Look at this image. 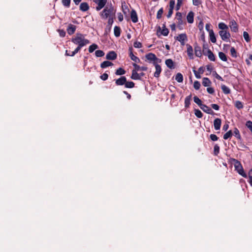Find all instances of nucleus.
I'll use <instances>...</instances> for the list:
<instances>
[{
  "label": "nucleus",
  "mask_w": 252,
  "mask_h": 252,
  "mask_svg": "<svg viewBox=\"0 0 252 252\" xmlns=\"http://www.w3.org/2000/svg\"><path fill=\"white\" fill-rule=\"evenodd\" d=\"M58 32L61 37H63L65 36V32L63 30H59Z\"/></svg>",
  "instance_id": "58"
},
{
  "label": "nucleus",
  "mask_w": 252,
  "mask_h": 252,
  "mask_svg": "<svg viewBox=\"0 0 252 252\" xmlns=\"http://www.w3.org/2000/svg\"><path fill=\"white\" fill-rule=\"evenodd\" d=\"M79 9L83 12H86L89 10V5L87 2H83L80 4Z\"/></svg>",
  "instance_id": "18"
},
{
  "label": "nucleus",
  "mask_w": 252,
  "mask_h": 252,
  "mask_svg": "<svg viewBox=\"0 0 252 252\" xmlns=\"http://www.w3.org/2000/svg\"><path fill=\"white\" fill-rule=\"evenodd\" d=\"M133 46L136 48H140L142 47V45L140 42L135 41L133 43Z\"/></svg>",
  "instance_id": "54"
},
{
  "label": "nucleus",
  "mask_w": 252,
  "mask_h": 252,
  "mask_svg": "<svg viewBox=\"0 0 252 252\" xmlns=\"http://www.w3.org/2000/svg\"><path fill=\"white\" fill-rule=\"evenodd\" d=\"M165 64L167 65V66L170 69L175 68L174 63L173 61L170 59H167L165 61Z\"/></svg>",
  "instance_id": "21"
},
{
  "label": "nucleus",
  "mask_w": 252,
  "mask_h": 252,
  "mask_svg": "<svg viewBox=\"0 0 252 252\" xmlns=\"http://www.w3.org/2000/svg\"><path fill=\"white\" fill-rule=\"evenodd\" d=\"M174 38L176 40L179 41L182 46L185 45V42L188 40L187 35L185 33L180 34Z\"/></svg>",
  "instance_id": "7"
},
{
  "label": "nucleus",
  "mask_w": 252,
  "mask_h": 252,
  "mask_svg": "<svg viewBox=\"0 0 252 252\" xmlns=\"http://www.w3.org/2000/svg\"><path fill=\"white\" fill-rule=\"evenodd\" d=\"M207 91L210 94H213L215 92L214 89L212 87L207 88Z\"/></svg>",
  "instance_id": "63"
},
{
  "label": "nucleus",
  "mask_w": 252,
  "mask_h": 252,
  "mask_svg": "<svg viewBox=\"0 0 252 252\" xmlns=\"http://www.w3.org/2000/svg\"><path fill=\"white\" fill-rule=\"evenodd\" d=\"M176 18L177 19V20L178 21L177 23H179V24L184 23L182 15L181 12H178L176 13Z\"/></svg>",
  "instance_id": "25"
},
{
  "label": "nucleus",
  "mask_w": 252,
  "mask_h": 252,
  "mask_svg": "<svg viewBox=\"0 0 252 252\" xmlns=\"http://www.w3.org/2000/svg\"><path fill=\"white\" fill-rule=\"evenodd\" d=\"M175 2L174 0H170L169 1V8L174 9L175 6Z\"/></svg>",
  "instance_id": "59"
},
{
  "label": "nucleus",
  "mask_w": 252,
  "mask_h": 252,
  "mask_svg": "<svg viewBox=\"0 0 252 252\" xmlns=\"http://www.w3.org/2000/svg\"><path fill=\"white\" fill-rule=\"evenodd\" d=\"M132 48H129V57L130 58L131 60L135 62V63H140V60L136 56L133 55L132 51Z\"/></svg>",
  "instance_id": "15"
},
{
  "label": "nucleus",
  "mask_w": 252,
  "mask_h": 252,
  "mask_svg": "<svg viewBox=\"0 0 252 252\" xmlns=\"http://www.w3.org/2000/svg\"><path fill=\"white\" fill-rule=\"evenodd\" d=\"M135 84L132 81H127L125 83V87L127 88H132L134 87Z\"/></svg>",
  "instance_id": "40"
},
{
  "label": "nucleus",
  "mask_w": 252,
  "mask_h": 252,
  "mask_svg": "<svg viewBox=\"0 0 252 252\" xmlns=\"http://www.w3.org/2000/svg\"><path fill=\"white\" fill-rule=\"evenodd\" d=\"M187 54L190 59H193V49L191 45L189 44H187Z\"/></svg>",
  "instance_id": "20"
},
{
  "label": "nucleus",
  "mask_w": 252,
  "mask_h": 252,
  "mask_svg": "<svg viewBox=\"0 0 252 252\" xmlns=\"http://www.w3.org/2000/svg\"><path fill=\"white\" fill-rule=\"evenodd\" d=\"M163 9L162 7H161V8H160L158 12H157V18L158 19H160L161 17H162V15L163 14Z\"/></svg>",
  "instance_id": "47"
},
{
  "label": "nucleus",
  "mask_w": 252,
  "mask_h": 252,
  "mask_svg": "<svg viewBox=\"0 0 252 252\" xmlns=\"http://www.w3.org/2000/svg\"><path fill=\"white\" fill-rule=\"evenodd\" d=\"M211 107L215 110H219L220 109V106L216 104H212L211 105Z\"/></svg>",
  "instance_id": "64"
},
{
  "label": "nucleus",
  "mask_w": 252,
  "mask_h": 252,
  "mask_svg": "<svg viewBox=\"0 0 252 252\" xmlns=\"http://www.w3.org/2000/svg\"><path fill=\"white\" fill-rule=\"evenodd\" d=\"M207 55L208 59L211 61H215L216 60L215 56L213 54V53L210 50L208 49L207 50Z\"/></svg>",
  "instance_id": "24"
},
{
  "label": "nucleus",
  "mask_w": 252,
  "mask_h": 252,
  "mask_svg": "<svg viewBox=\"0 0 252 252\" xmlns=\"http://www.w3.org/2000/svg\"><path fill=\"white\" fill-rule=\"evenodd\" d=\"M116 12V9L111 3L109 5H107L104 8L102 11L99 13V15L103 19L115 18Z\"/></svg>",
  "instance_id": "1"
},
{
  "label": "nucleus",
  "mask_w": 252,
  "mask_h": 252,
  "mask_svg": "<svg viewBox=\"0 0 252 252\" xmlns=\"http://www.w3.org/2000/svg\"><path fill=\"white\" fill-rule=\"evenodd\" d=\"M246 126L252 133V122L250 120L248 121L246 123Z\"/></svg>",
  "instance_id": "52"
},
{
  "label": "nucleus",
  "mask_w": 252,
  "mask_h": 252,
  "mask_svg": "<svg viewBox=\"0 0 252 252\" xmlns=\"http://www.w3.org/2000/svg\"><path fill=\"white\" fill-rule=\"evenodd\" d=\"M194 52L196 57H201L202 56V51L200 46L198 45L194 46Z\"/></svg>",
  "instance_id": "22"
},
{
  "label": "nucleus",
  "mask_w": 252,
  "mask_h": 252,
  "mask_svg": "<svg viewBox=\"0 0 252 252\" xmlns=\"http://www.w3.org/2000/svg\"><path fill=\"white\" fill-rule=\"evenodd\" d=\"M126 73V71L121 67L117 69L115 74L117 75H122Z\"/></svg>",
  "instance_id": "39"
},
{
  "label": "nucleus",
  "mask_w": 252,
  "mask_h": 252,
  "mask_svg": "<svg viewBox=\"0 0 252 252\" xmlns=\"http://www.w3.org/2000/svg\"><path fill=\"white\" fill-rule=\"evenodd\" d=\"M204 112L211 114V115H215V113L214 111L212 110L211 108H210L209 106H207L205 104H203L200 107Z\"/></svg>",
  "instance_id": "10"
},
{
  "label": "nucleus",
  "mask_w": 252,
  "mask_h": 252,
  "mask_svg": "<svg viewBox=\"0 0 252 252\" xmlns=\"http://www.w3.org/2000/svg\"><path fill=\"white\" fill-rule=\"evenodd\" d=\"M194 114L198 118H201L203 117L202 113L197 109H194Z\"/></svg>",
  "instance_id": "43"
},
{
  "label": "nucleus",
  "mask_w": 252,
  "mask_h": 252,
  "mask_svg": "<svg viewBox=\"0 0 252 252\" xmlns=\"http://www.w3.org/2000/svg\"><path fill=\"white\" fill-rule=\"evenodd\" d=\"M229 26L231 32H238L239 26L235 20L232 19L230 21Z\"/></svg>",
  "instance_id": "8"
},
{
  "label": "nucleus",
  "mask_w": 252,
  "mask_h": 252,
  "mask_svg": "<svg viewBox=\"0 0 252 252\" xmlns=\"http://www.w3.org/2000/svg\"><path fill=\"white\" fill-rule=\"evenodd\" d=\"M194 14L193 11H190L189 12L187 16V20L189 23L191 24L194 21Z\"/></svg>",
  "instance_id": "17"
},
{
  "label": "nucleus",
  "mask_w": 252,
  "mask_h": 252,
  "mask_svg": "<svg viewBox=\"0 0 252 252\" xmlns=\"http://www.w3.org/2000/svg\"><path fill=\"white\" fill-rule=\"evenodd\" d=\"M248 177L249 179L248 182L250 184V185L252 187V168H251L249 170Z\"/></svg>",
  "instance_id": "46"
},
{
  "label": "nucleus",
  "mask_w": 252,
  "mask_h": 252,
  "mask_svg": "<svg viewBox=\"0 0 252 252\" xmlns=\"http://www.w3.org/2000/svg\"><path fill=\"white\" fill-rule=\"evenodd\" d=\"M221 120L220 118H216L214 121V126L216 130H219L220 128Z\"/></svg>",
  "instance_id": "16"
},
{
  "label": "nucleus",
  "mask_w": 252,
  "mask_h": 252,
  "mask_svg": "<svg viewBox=\"0 0 252 252\" xmlns=\"http://www.w3.org/2000/svg\"><path fill=\"white\" fill-rule=\"evenodd\" d=\"M213 75L215 77L216 79L222 81H223L222 78L220 75H219L216 71L213 72Z\"/></svg>",
  "instance_id": "51"
},
{
  "label": "nucleus",
  "mask_w": 252,
  "mask_h": 252,
  "mask_svg": "<svg viewBox=\"0 0 252 252\" xmlns=\"http://www.w3.org/2000/svg\"><path fill=\"white\" fill-rule=\"evenodd\" d=\"M193 101L196 103L200 107L203 104L202 103V101L197 96L193 97Z\"/></svg>",
  "instance_id": "36"
},
{
  "label": "nucleus",
  "mask_w": 252,
  "mask_h": 252,
  "mask_svg": "<svg viewBox=\"0 0 252 252\" xmlns=\"http://www.w3.org/2000/svg\"><path fill=\"white\" fill-rule=\"evenodd\" d=\"M192 95L190 94V95L187 96L185 99V107L186 108H188L190 104V101L191 100Z\"/></svg>",
  "instance_id": "19"
},
{
  "label": "nucleus",
  "mask_w": 252,
  "mask_h": 252,
  "mask_svg": "<svg viewBox=\"0 0 252 252\" xmlns=\"http://www.w3.org/2000/svg\"><path fill=\"white\" fill-rule=\"evenodd\" d=\"M219 33L222 40L228 41L229 40L231 35L228 30L220 31Z\"/></svg>",
  "instance_id": "6"
},
{
  "label": "nucleus",
  "mask_w": 252,
  "mask_h": 252,
  "mask_svg": "<svg viewBox=\"0 0 252 252\" xmlns=\"http://www.w3.org/2000/svg\"><path fill=\"white\" fill-rule=\"evenodd\" d=\"M115 18H109L108 19L107 27L108 28L109 31L111 30L112 25L114 22V19Z\"/></svg>",
  "instance_id": "42"
},
{
  "label": "nucleus",
  "mask_w": 252,
  "mask_h": 252,
  "mask_svg": "<svg viewBox=\"0 0 252 252\" xmlns=\"http://www.w3.org/2000/svg\"><path fill=\"white\" fill-rule=\"evenodd\" d=\"M233 134L234 136L239 140H241V136L240 135L239 129L235 127L234 129Z\"/></svg>",
  "instance_id": "32"
},
{
  "label": "nucleus",
  "mask_w": 252,
  "mask_h": 252,
  "mask_svg": "<svg viewBox=\"0 0 252 252\" xmlns=\"http://www.w3.org/2000/svg\"><path fill=\"white\" fill-rule=\"evenodd\" d=\"M210 138L211 140L213 141H217L219 139V137L215 134H211L210 135Z\"/></svg>",
  "instance_id": "55"
},
{
  "label": "nucleus",
  "mask_w": 252,
  "mask_h": 252,
  "mask_svg": "<svg viewBox=\"0 0 252 252\" xmlns=\"http://www.w3.org/2000/svg\"><path fill=\"white\" fill-rule=\"evenodd\" d=\"M230 54L232 57L236 58L237 57V52L234 47H232L230 49Z\"/></svg>",
  "instance_id": "45"
},
{
  "label": "nucleus",
  "mask_w": 252,
  "mask_h": 252,
  "mask_svg": "<svg viewBox=\"0 0 252 252\" xmlns=\"http://www.w3.org/2000/svg\"><path fill=\"white\" fill-rule=\"evenodd\" d=\"M221 88L224 94H227L230 93V90L225 85H222Z\"/></svg>",
  "instance_id": "31"
},
{
  "label": "nucleus",
  "mask_w": 252,
  "mask_h": 252,
  "mask_svg": "<svg viewBox=\"0 0 252 252\" xmlns=\"http://www.w3.org/2000/svg\"><path fill=\"white\" fill-rule=\"evenodd\" d=\"M200 87V82L199 81H195L194 82V84H193V87H194V88L195 90H198L199 89Z\"/></svg>",
  "instance_id": "53"
},
{
  "label": "nucleus",
  "mask_w": 252,
  "mask_h": 252,
  "mask_svg": "<svg viewBox=\"0 0 252 252\" xmlns=\"http://www.w3.org/2000/svg\"><path fill=\"white\" fill-rule=\"evenodd\" d=\"M173 9L171 8H169L168 14H167V17L168 18H169L171 17L173 13Z\"/></svg>",
  "instance_id": "62"
},
{
  "label": "nucleus",
  "mask_w": 252,
  "mask_h": 252,
  "mask_svg": "<svg viewBox=\"0 0 252 252\" xmlns=\"http://www.w3.org/2000/svg\"><path fill=\"white\" fill-rule=\"evenodd\" d=\"M112 65H113V63H111V62L108 61H106L103 62L100 64V67L102 68H106L107 67L111 66Z\"/></svg>",
  "instance_id": "28"
},
{
  "label": "nucleus",
  "mask_w": 252,
  "mask_h": 252,
  "mask_svg": "<svg viewBox=\"0 0 252 252\" xmlns=\"http://www.w3.org/2000/svg\"><path fill=\"white\" fill-rule=\"evenodd\" d=\"M95 55L97 57H102L104 55V52L100 50H96L95 52Z\"/></svg>",
  "instance_id": "48"
},
{
  "label": "nucleus",
  "mask_w": 252,
  "mask_h": 252,
  "mask_svg": "<svg viewBox=\"0 0 252 252\" xmlns=\"http://www.w3.org/2000/svg\"><path fill=\"white\" fill-rule=\"evenodd\" d=\"M243 37L246 42H249L251 41V38H250L249 34L247 32H243Z\"/></svg>",
  "instance_id": "49"
},
{
  "label": "nucleus",
  "mask_w": 252,
  "mask_h": 252,
  "mask_svg": "<svg viewBox=\"0 0 252 252\" xmlns=\"http://www.w3.org/2000/svg\"><path fill=\"white\" fill-rule=\"evenodd\" d=\"M130 77L133 80H140L139 74L137 72L135 71V70L132 71V74Z\"/></svg>",
  "instance_id": "30"
},
{
  "label": "nucleus",
  "mask_w": 252,
  "mask_h": 252,
  "mask_svg": "<svg viewBox=\"0 0 252 252\" xmlns=\"http://www.w3.org/2000/svg\"><path fill=\"white\" fill-rule=\"evenodd\" d=\"M130 18L133 23H136L138 22V16L136 11L132 9L130 12Z\"/></svg>",
  "instance_id": "14"
},
{
  "label": "nucleus",
  "mask_w": 252,
  "mask_h": 252,
  "mask_svg": "<svg viewBox=\"0 0 252 252\" xmlns=\"http://www.w3.org/2000/svg\"><path fill=\"white\" fill-rule=\"evenodd\" d=\"M153 64L155 65L156 68V71L154 73V76L155 77L158 78L159 77L160 74L161 72V66L157 63H153Z\"/></svg>",
  "instance_id": "9"
},
{
  "label": "nucleus",
  "mask_w": 252,
  "mask_h": 252,
  "mask_svg": "<svg viewBox=\"0 0 252 252\" xmlns=\"http://www.w3.org/2000/svg\"><path fill=\"white\" fill-rule=\"evenodd\" d=\"M234 105L238 109H241L244 107L243 103L239 100L236 101Z\"/></svg>",
  "instance_id": "35"
},
{
  "label": "nucleus",
  "mask_w": 252,
  "mask_h": 252,
  "mask_svg": "<svg viewBox=\"0 0 252 252\" xmlns=\"http://www.w3.org/2000/svg\"><path fill=\"white\" fill-rule=\"evenodd\" d=\"M76 29V26L73 25L71 24H69L68 25L66 31H67V32L68 34L72 35L75 32Z\"/></svg>",
  "instance_id": "12"
},
{
  "label": "nucleus",
  "mask_w": 252,
  "mask_h": 252,
  "mask_svg": "<svg viewBox=\"0 0 252 252\" xmlns=\"http://www.w3.org/2000/svg\"><path fill=\"white\" fill-rule=\"evenodd\" d=\"M209 33L211 41L213 43H215L216 42V38L213 30H211V31H209Z\"/></svg>",
  "instance_id": "26"
},
{
  "label": "nucleus",
  "mask_w": 252,
  "mask_h": 252,
  "mask_svg": "<svg viewBox=\"0 0 252 252\" xmlns=\"http://www.w3.org/2000/svg\"><path fill=\"white\" fill-rule=\"evenodd\" d=\"M93 1L97 4L95 7L96 10L99 11L102 8L105 7L107 0H93Z\"/></svg>",
  "instance_id": "5"
},
{
  "label": "nucleus",
  "mask_w": 252,
  "mask_h": 252,
  "mask_svg": "<svg viewBox=\"0 0 252 252\" xmlns=\"http://www.w3.org/2000/svg\"><path fill=\"white\" fill-rule=\"evenodd\" d=\"M126 78L125 76H121L119 79L116 80L115 83L117 86H122L125 85L126 83Z\"/></svg>",
  "instance_id": "13"
},
{
  "label": "nucleus",
  "mask_w": 252,
  "mask_h": 252,
  "mask_svg": "<svg viewBox=\"0 0 252 252\" xmlns=\"http://www.w3.org/2000/svg\"><path fill=\"white\" fill-rule=\"evenodd\" d=\"M146 59L150 62H153V63H161V59H158L155 54L152 53H149L145 55Z\"/></svg>",
  "instance_id": "4"
},
{
  "label": "nucleus",
  "mask_w": 252,
  "mask_h": 252,
  "mask_svg": "<svg viewBox=\"0 0 252 252\" xmlns=\"http://www.w3.org/2000/svg\"><path fill=\"white\" fill-rule=\"evenodd\" d=\"M192 3L195 6H198L201 3V1L199 0H192Z\"/></svg>",
  "instance_id": "61"
},
{
  "label": "nucleus",
  "mask_w": 252,
  "mask_h": 252,
  "mask_svg": "<svg viewBox=\"0 0 252 252\" xmlns=\"http://www.w3.org/2000/svg\"><path fill=\"white\" fill-rule=\"evenodd\" d=\"M218 27L220 29V31H223V30H228V26L223 22H220L218 25Z\"/></svg>",
  "instance_id": "29"
},
{
  "label": "nucleus",
  "mask_w": 252,
  "mask_h": 252,
  "mask_svg": "<svg viewBox=\"0 0 252 252\" xmlns=\"http://www.w3.org/2000/svg\"><path fill=\"white\" fill-rule=\"evenodd\" d=\"M193 71L194 75L196 78H197V79L201 78V75H200V73L199 72H198L197 71H196L195 69H193Z\"/></svg>",
  "instance_id": "60"
},
{
  "label": "nucleus",
  "mask_w": 252,
  "mask_h": 252,
  "mask_svg": "<svg viewBox=\"0 0 252 252\" xmlns=\"http://www.w3.org/2000/svg\"><path fill=\"white\" fill-rule=\"evenodd\" d=\"M71 0H62L63 6L69 7L70 6Z\"/></svg>",
  "instance_id": "50"
},
{
  "label": "nucleus",
  "mask_w": 252,
  "mask_h": 252,
  "mask_svg": "<svg viewBox=\"0 0 252 252\" xmlns=\"http://www.w3.org/2000/svg\"><path fill=\"white\" fill-rule=\"evenodd\" d=\"M97 48H98V46L96 44H93L89 46V52L90 53H92Z\"/></svg>",
  "instance_id": "41"
},
{
  "label": "nucleus",
  "mask_w": 252,
  "mask_h": 252,
  "mask_svg": "<svg viewBox=\"0 0 252 252\" xmlns=\"http://www.w3.org/2000/svg\"><path fill=\"white\" fill-rule=\"evenodd\" d=\"M117 55L115 53V52L113 51H111L109 52L106 56V59L107 60H114L117 58Z\"/></svg>",
  "instance_id": "11"
},
{
  "label": "nucleus",
  "mask_w": 252,
  "mask_h": 252,
  "mask_svg": "<svg viewBox=\"0 0 252 252\" xmlns=\"http://www.w3.org/2000/svg\"><path fill=\"white\" fill-rule=\"evenodd\" d=\"M100 78H101V79H102V80L103 81H105L108 78V74H107L106 73H103L102 75H101L100 76Z\"/></svg>",
  "instance_id": "57"
},
{
  "label": "nucleus",
  "mask_w": 252,
  "mask_h": 252,
  "mask_svg": "<svg viewBox=\"0 0 252 252\" xmlns=\"http://www.w3.org/2000/svg\"><path fill=\"white\" fill-rule=\"evenodd\" d=\"M132 65L134 67V69L132 70H135L136 72H137L140 70L141 67L139 65L135 63H133Z\"/></svg>",
  "instance_id": "56"
},
{
  "label": "nucleus",
  "mask_w": 252,
  "mask_h": 252,
  "mask_svg": "<svg viewBox=\"0 0 252 252\" xmlns=\"http://www.w3.org/2000/svg\"><path fill=\"white\" fill-rule=\"evenodd\" d=\"M121 32V30L120 27L118 26H115L114 28V33L116 37H118L120 36Z\"/></svg>",
  "instance_id": "27"
},
{
  "label": "nucleus",
  "mask_w": 252,
  "mask_h": 252,
  "mask_svg": "<svg viewBox=\"0 0 252 252\" xmlns=\"http://www.w3.org/2000/svg\"><path fill=\"white\" fill-rule=\"evenodd\" d=\"M230 163L234 165L235 171H236L239 174L244 178H246L248 177V175L244 171L241 163L239 160L235 158H231Z\"/></svg>",
  "instance_id": "3"
},
{
  "label": "nucleus",
  "mask_w": 252,
  "mask_h": 252,
  "mask_svg": "<svg viewBox=\"0 0 252 252\" xmlns=\"http://www.w3.org/2000/svg\"><path fill=\"white\" fill-rule=\"evenodd\" d=\"M212 84L210 80L207 77H204L202 79V85L204 87L210 86Z\"/></svg>",
  "instance_id": "23"
},
{
  "label": "nucleus",
  "mask_w": 252,
  "mask_h": 252,
  "mask_svg": "<svg viewBox=\"0 0 252 252\" xmlns=\"http://www.w3.org/2000/svg\"><path fill=\"white\" fill-rule=\"evenodd\" d=\"M219 57L220 59L222 61L226 62L227 60V58L226 55L222 52H220L219 53Z\"/></svg>",
  "instance_id": "34"
},
{
  "label": "nucleus",
  "mask_w": 252,
  "mask_h": 252,
  "mask_svg": "<svg viewBox=\"0 0 252 252\" xmlns=\"http://www.w3.org/2000/svg\"><path fill=\"white\" fill-rule=\"evenodd\" d=\"M175 80L179 83H181L183 81V76L181 73H178L175 77Z\"/></svg>",
  "instance_id": "33"
},
{
  "label": "nucleus",
  "mask_w": 252,
  "mask_h": 252,
  "mask_svg": "<svg viewBox=\"0 0 252 252\" xmlns=\"http://www.w3.org/2000/svg\"><path fill=\"white\" fill-rule=\"evenodd\" d=\"M161 33L164 36H167L169 33V30L165 27V25L164 24L163 25L162 30Z\"/></svg>",
  "instance_id": "37"
},
{
  "label": "nucleus",
  "mask_w": 252,
  "mask_h": 252,
  "mask_svg": "<svg viewBox=\"0 0 252 252\" xmlns=\"http://www.w3.org/2000/svg\"><path fill=\"white\" fill-rule=\"evenodd\" d=\"M220 146L218 144H216L214 147V155L218 156L220 153Z\"/></svg>",
  "instance_id": "44"
},
{
  "label": "nucleus",
  "mask_w": 252,
  "mask_h": 252,
  "mask_svg": "<svg viewBox=\"0 0 252 252\" xmlns=\"http://www.w3.org/2000/svg\"><path fill=\"white\" fill-rule=\"evenodd\" d=\"M71 40L74 44L80 46H84L90 43V41L85 38V35L81 33H77Z\"/></svg>",
  "instance_id": "2"
},
{
  "label": "nucleus",
  "mask_w": 252,
  "mask_h": 252,
  "mask_svg": "<svg viewBox=\"0 0 252 252\" xmlns=\"http://www.w3.org/2000/svg\"><path fill=\"white\" fill-rule=\"evenodd\" d=\"M233 135V133L231 130L228 131L227 132H226L223 136V138L224 139L226 140L228 139L229 138H230L232 137Z\"/></svg>",
  "instance_id": "38"
}]
</instances>
